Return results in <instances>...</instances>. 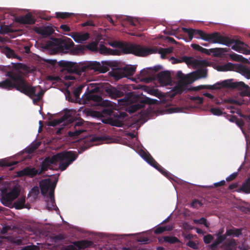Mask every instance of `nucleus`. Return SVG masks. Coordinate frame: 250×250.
<instances>
[{
	"instance_id": "43",
	"label": "nucleus",
	"mask_w": 250,
	"mask_h": 250,
	"mask_svg": "<svg viewBox=\"0 0 250 250\" xmlns=\"http://www.w3.org/2000/svg\"><path fill=\"white\" fill-rule=\"evenodd\" d=\"M193 221L195 224H204L206 227H208V224L204 218H202L200 219H195Z\"/></svg>"
},
{
	"instance_id": "53",
	"label": "nucleus",
	"mask_w": 250,
	"mask_h": 250,
	"mask_svg": "<svg viewBox=\"0 0 250 250\" xmlns=\"http://www.w3.org/2000/svg\"><path fill=\"white\" fill-rule=\"evenodd\" d=\"M140 107V105L134 104L129 107V112L132 113L136 111Z\"/></svg>"
},
{
	"instance_id": "47",
	"label": "nucleus",
	"mask_w": 250,
	"mask_h": 250,
	"mask_svg": "<svg viewBox=\"0 0 250 250\" xmlns=\"http://www.w3.org/2000/svg\"><path fill=\"white\" fill-rule=\"evenodd\" d=\"M244 190L247 192H250V178L243 186Z\"/></svg>"
},
{
	"instance_id": "16",
	"label": "nucleus",
	"mask_w": 250,
	"mask_h": 250,
	"mask_svg": "<svg viewBox=\"0 0 250 250\" xmlns=\"http://www.w3.org/2000/svg\"><path fill=\"white\" fill-rule=\"evenodd\" d=\"M75 113L74 110H70L65 113L63 117L59 120H54L50 123V125L55 126L62 123L65 124L67 122H72L74 120V116Z\"/></svg>"
},
{
	"instance_id": "56",
	"label": "nucleus",
	"mask_w": 250,
	"mask_h": 250,
	"mask_svg": "<svg viewBox=\"0 0 250 250\" xmlns=\"http://www.w3.org/2000/svg\"><path fill=\"white\" fill-rule=\"evenodd\" d=\"M191 46L195 50H197L200 52H202L203 50V47L196 44H192Z\"/></svg>"
},
{
	"instance_id": "55",
	"label": "nucleus",
	"mask_w": 250,
	"mask_h": 250,
	"mask_svg": "<svg viewBox=\"0 0 250 250\" xmlns=\"http://www.w3.org/2000/svg\"><path fill=\"white\" fill-rule=\"evenodd\" d=\"M112 125L120 126L121 125V123L119 118L115 119L114 121H111L109 123Z\"/></svg>"
},
{
	"instance_id": "38",
	"label": "nucleus",
	"mask_w": 250,
	"mask_h": 250,
	"mask_svg": "<svg viewBox=\"0 0 250 250\" xmlns=\"http://www.w3.org/2000/svg\"><path fill=\"white\" fill-rule=\"evenodd\" d=\"M229 57L232 60L235 61L243 62L244 60V58L241 55L235 53L230 54Z\"/></svg>"
},
{
	"instance_id": "49",
	"label": "nucleus",
	"mask_w": 250,
	"mask_h": 250,
	"mask_svg": "<svg viewBox=\"0 0 250 250\" xmlns=\"http://www.w3.org/2000/svg\"><path fill=\"white\" fill-rule=\"evenodd\" d=\"M187 245L193 249H197L198 248V243L196 242L189 241L187 243Z\"/></svg>"
},
{
	"instance_id": "3",
	"label": "nucleus",
	"mask_w": 250,
	"mask_h": 250,
	"mask_svg": "<svg viewBox=\"0 0 250 250\" xmlns=\"http://www.w3.org/2000/svg\"><path fill=\"white\" fill-rule=\"evenodd\" d=\"M93 70L100 73H104L107 71L106 68L100 62H84L76 64L72 62L66 63L65 68L62 70L61 77L66 81L73 80L78 78L83 73Z\"/></svg>"
},
{
	"instance_id": "22",
	"label": "nucleus",
	"mask_w": 250,
	"mask_h": 250,
	"mask_svg": "<svg viewBox=\"0 0 250 250\" xmlns=\"http://www.w3.org/2000/svg\"><path fill=\"white\" fill-rule=\"evenodd\" d=\"M74 40L78 43H82L89 38V34L87 33H72L69 34Z\"/></svg>"
},
{
	"instance_id": "1",
	"label": "nucleus",
	"mask_w": 250,
	"mask_h": 250,
	"mask_svg": "<svg viewBox=\"0 0 250 250\" xmlns=\"http://www.w3.org/2000/svg\"><path fill=\"white\" fill-rule=\"evenodd\" d=\"M77 155L72 151L63 152L57 154L51 157L46 158L42 163L40 169L27 167L16 173L17 177L29 176L33 177L40 174L48 169H60L62 171L65 170L66 167L76 160Z\"/></svg>"
},
{
	"instance_id": "12",
	"label": "nucleus",
	"mask_w": 250,
	"mask_h": 250,
	"mask_svg": "<svg viewBox=\"0 0 250 250\" xmlns=\"http://www.w3.org/2000/svg\"><path fill=\"white\" fill-rule=\"evenodd\" d=\"M203 40L213 43L223 44L226 45H229L230 44V41L228 39L222 36L216 32L212 34L205 33Z\"/></svg>"
},
{
	"instance_id": "23",
	"label": "nucleus",
	"mask_w": 250,
	"mask_h": 250,
	"mask_svg": "<svg viewBox=\"0 0 250 250\" xmlns=\"http://www.w3.org/2000/svg\"><path fill=\"white\" fill-rule=\"evenodd\" d=\"M83 124V121L82 120H79L77 121L75 123L74 128H75V130L74 131H69L68 132L69 136L71 137H76L78 136L79 134H80L84 130L82 128H80L79 127L81 126Z\"/></svg>"
},
{
	"instance_id": "6",
	"label": "nucleus",
	"mask_w": 250,
	"mask_h": 250,
	"mask_svg": "<svg viewBox=\"0 0 250 250\" xmlns=\"http://www.w3.org/2000/svg\"><path fill=\"white\" fill-rule=\"evenodd\" d=\"M207 76V70L205 68L200 69L187 75H185L181 71H178L176 77L184 84L191 83L197 80L205 78Z\"/></svg>"
},
{
	"instance_id": "20",
	"label": "nucleus",
	"mask_w": 250,
	"mask_h": 250,
	"mask_svg": "<svg viewBox=\"0 0 250 250\" xmlns=\"http://www.w3.org/2000/svg\"><path fill=\"white\" fill-rule=\"evenodd\" d=\"M92 244L89 241H82L74 243V245H69L63 247L61 250H77L76 247L79 249H84Z\"/></svg>"
},
{
	"instance_id": "32",
	"label": "nucleus",
	"mask_w": 250,
	"mask_h": 250,
	"mask_svg": "<svg viewBox=\"0 0 250 250\" xmlns=\"http://www.w3.org/2000/svg\"><path fill=\"white\" fill-rule=\"evenodd\" d=\"M25 201V197H21L18 199L16 202L13 203V207H15L16 209H21L24 208Z\"/></svg>"
},
{
	"instance_id": "45",
	"label": "nucleus",
	"mask_w": 250,
	"mask_h": 250,
	"mask_svg": "<svg viewBox=\"0 0 250 250\" xmlns=\"http://www.w3.org/2000/svg\"><path fill=\"white\" fill-rule=\"evenodd\" d=\"M229 121L232 122H235L236 124L240 127H241L243 125V123L241 120H239L234 117H232L229 119Z\"/></svg>"
},
{
	"instance_id": "48",
	"label": "nucleus",
	"mask_w": 250,
	"mask_h": 250,
	"mask_svg": "<svg viewBox=\"0 0 250 250\" xmlns=\"http://www.w3.org/2000/svg\"><path fill=\"white\" fill-rule=\"evenodd\" d=\"M21 250H40V247L35 245H30L24 247Z\"/></svg>"
},
{
	"instance_id": "39",
	"label": "nucleus",
	"mask_w": 250,
	"mask_h": 250,
	"mask_svg": "<svg viewBox=\"0 0 250 250\" xmlns=\"http://www.w3.org/2000/svg\"><path fill=\"white\" fill-rule=\"evenodd\" d=\"M72 13L68 12H56V16L58 18L64 19L69 17L70 16L73 15Z\"/></svg>"
},
{
	"instance_id": "46",
	"label": "nucleus",
	"mask_w": 250,
	"mask_h": 250,
	"mask_svg": "<svg viewBox=\"0 0 250 250\" xmlns=\"http://www.w3.org/2000/svg\"><path fill=\"white\" fill-rule=\"evenodd\" d=\"M211 113L214 115L219 116L222 115V111L218 108H212L210 109Z\"/></svg>"
},
{
	"instance_id": "50",
	"label": "nucleus",
	"mask_w": 250,
	"mask_h": 250,
	"mask_svg": "<svg viewBox=\"0 0 250 250\" xmlns=\"http://www.w3.org/2000/svg\"><path fill=\"white\" fill-rule=\"evenodd\" d=\"M182 111V109L179 107H171L168 109V112L169 113L180 112Z\"/></svg>"
},
{
	"instance_id": "63",
	"label": "nucleus",
	"mask_w": 250,
	"mask_h": 250,
	"mask_svg": "<svg viewBox=\"0 0 250 250\" xmlns=\"http://www.w3.org/2000/svg\"><path fill=\"white\" fill-rule=\"evenodd\" d=\"M196 101V102L198 104H201L203 102V99L199 97H196L192 98Z\"/></svg>"
},
{
	"instance_id": "19",
	"label": "nucleus",
	"mask_w": 250,
	"mask_h": 250,
	"mask_svg": "<svg viewBox=\"0 0 250 250\" xmlns=\"http://www.w3.org/2000/svg\"><path fill=\"white\" fill-rule=\"evenodd\" d=\"M157 80L162 86L172 84L171 75L170 72L168 71H162L158 73Z\"/></svg>"
},
{
	"instance_id": "59",
	"label": "nucleus",
	"mask_w": 250,
	"mask_h": 250,
	"mask_svg": "<svg viewBox=\"0 0 250 250\" xmlns=\"http://www.w3.org/2000/svg\"><path fill=\"white\" fill-rule=\"evenodd\" d=\"M60 28L64 31H70V28H69V27L65 24L61 25Z\"/></svg>"
},
{
	"instance_id": "44",
	"label": "nucleus",
	"mask_w": 250,
	"mask_h": 250,
	"mask_svg": "<svg viewBox=\"0 0 250 250\" xmlns=\"http://www.w3.org/2000/svg\"><path fill=\"white\" fill-rule=\"evenodd\" d=\"M87 47L92 50V51H96L98 50L99 47L98 46L96 42H93L88 45H87Z\"/></svg>"
},
{
	"instance_id": "17",
	"label": "nucleus",
	"mask_w": 250,
	"mask_h": 250,
	"mask_svg": "<svg viewBox=\"0 0 250 250\" xmlns=\"http://www.w3.org/2000/svg\"><path fill=\"white\" fill-rule=\"evenodd\" d=\"M126 86L115 88L112 86L107 87L105 91L112 98H116L121 97L126 93Z\"/></svg>"
},
{
	"instance_id": "2",
	"label": "nucleus",
	"mask_w": 250,
	"mask_h": 250,
	"mask_svg": "<svg viewBox=\"0 0 250 250\" xmlns=\"http://www.w3.org/2000/svg\"><path fill=\"white\" fill-rule=\"evenodd\" d=\"M8 76L13 80H6L0 83V87L5 89L15 87L18 90L28 95L34 104H37L43 95V91L40 86L30 87L26 84L22 78L21 71L19 72L8 73Z\"/></svg>"
},
{
	"instance_id": "29",
	"label": "nucleus",
	"mask_w": 250,
	"mask_h": 250,
	"mask_svg": "<svg viewBox=\"0 0 250 250\" xmlns=\"http://www.w3.org/2000/svg\"><path fill=\"white\" fill-rule=\"evenodd\" d=\"M122 68L124 70V77H128L134 74L136 70V66L134 65H127Z\"/></svg>"
},
{
	"instance_id": "9",
	"label": "nucleus",
	"mask_w": 250,
	"mask_h": 250,
	"mask_svg": "<svg viewBox=\"0 0 250 250\" xmlns=\"http://www.w3.org/2000/svg\"><path fill=\"white\" fill-rule=\"evenodd\" d=\"M216 69L219 71H237L247 79H250V67L248 68L243 65H238L228 62L226 64L218 65Z\"/></svg>"
},
{
	"instance_id": "21",
	"label": "nucleus",
	"mask_w": 250,
	"mask_h": 250,
	"mask_svg": "<svg viewBox=\"0 0 250 250\" xmlns=\"http://www.w3.org/2000/svg\"><path fill=\"white\" fill-rule=\"evenodd\" d=\"M182 29L184 32L187 33L188 34L190 41L192 40L193 37L197 39H201L202 40L204 38L205 32L201 30L186 28H183Z\"/></svg>"
},
{
	"instance_id": "4",
	"label": "nucleus",
	"mask_w": 250,
	"mask_h": 250,
	"mask_svg": "<svg viewBox=\"0 0 250 250\" xmlns=\"http://www.w3.org/2000/svg\"><path fill=\"white\" fill-rule=\"evenodd\" d=\"M110 46L115 47L114 49H110L104 45L100 44L98 51L101 54L119 55L121 53L125 54L132 53L138 56H145L148 54L155 52V50L143 48L140 45L124 43L114 42H110Z\"/></svg>"
},
{
	"instance_id": "41",
	"label": "nucleus",
	"mask_w": 250,
	"mask_h": 250,
	"mask_svg": "<svg viewBox=\"0 0 250 250\" xmlns=\"http://www.w3.org/2000/svg\"><path fill=\"white\" fill-rule=\"evenodd\" d=\"M224 53V50L222 48H212V53H213L214 56H219Z\"/></svg>"
},
{
	"instance_id": "58",
	"label": "nucleus",
	"mask_w": 250,
	"mask_h": 250,
	"mask_svg": "<svg viewBox=\"0 0 250 250\" xmlns=\"http://www.w3.org/2000/svg\"><path fill=\"white\" fill-rule=\"evenodd\" d=\"M237 176V173H233L232 174H231L230 175H229V176H228L227 178H226V180L227 181H231V180H233Z\"/></svg>"
},
{
	"instance_id": "7",
	"label": "nucleus",
	"mask_w": 250,
	"mask_h": 250,
	"mask_svg": "<svg viewBox=\"0 0 250 250\" xmlns=\"http://www.w3.org/2000/svg\"><path fill=\"white\" fill-rule=\"evenodd\" d=\"M223 87H238V88H244V89H247L249 88L248 85H246L242 82H238L236 83H232V80L229 79L220 82L216 83L210 85H201L198 86L196 89L197 90H200L202 89L208 88L210 89H218Z\"/></svg>"
},
{
	"instance_id": "34",
	"label": "nucleus",
	"mask_w": 250,
	"mask_h": 250,
	"mask_svg": "<svg viewBox=\"0 0 250 250\" xmlns=\"http://www.w3.org/2000/svg\"><path fill=\"white\" fill-rule=\"evenodd\" d=\"M45 201L46 202V208L48 210H52V209H56L57 208V207L55 205V200L54 199L53 202V206H52V204L50 201V197L49 196H46V199H45Z\"/></svg>"
},
{
	"instance_id": "27",
	"label": "nucleus",
	"mask_w": 250,
	"mask_h": 250,
	"mask_svg": "<svg viewBox=\"0 0 250 250\" xmlns=\"http://www.w3.org/2000/svg\"><path fill=\"white\" fill-rule=\"evenodd\" d=\"M17 21L22 23L32 24L35 21L30 14H27L24 16H21L17 18Z\"/></svg>"
},
{
	"instance_id": "24",
	"label": "nucleus",
	"mask_w": 250,
	"mask_h": 250,
	"mask_svg": "<svg viewBox=\"0 0 250 250\" xmlns=\"http://www.w3.org/2000/svg\"><path fill=\"white\" fill-rule=\"evenodd\" d=\"M74 45L73 41L68 38H65L60 42V46L63 50L67 51L70 50Z\"/></svg>"
},
{
	"instance_id": "10",
	"label": "nucleus",
	"mask_w": 250,
	"mask_h": 250,
	"mask_svg": "<svg viewBox=\"0 0 250 250\" xmlns=\"http://www.w3.org/2000/svg\"><path fill=\"white\" fill-rule=\"evenodd\" d=\"M135 98L133 96L132 93H130L127 97H125L124 99H120L118 101V106L116 104H113L110 102H107V104L111 106L110 107H107L104 109V112L105 113L111 116L113 113V110H118L119 108H123L125 105H129L130 104L133 103Z\"/></svg>"
},
{
	"instance_id": "28",
	"label": "nucleus",
	"mask_w": 250,
	"mask_h": 250,
	"mask_svg": "<svg viewBox=\"0 0 250 250\" xmlns=\"http://www.w3.org/2000/svg\"><path fill=\"white\" fill-rule=\"evenodd\" d=\"M110 74L116 80L125 77L124 70L122 68L113 70L110 72Z\"/></svg>"
},
{
	"instance_id": "15",
	"label": "nucleus",
	"mask_w": 250,
	"mask_h": 250,
	"mask_svg": "<svg viewBox=\"0 0 250 250\" xmlns=\"http://www.w3.org/2000/svg\"><path fill=\"white\" fill-rule=\"evenodd\" d=\"M228 40L230 41L229 46H231L232 49L244 54H250V50L247 44L240 41H234L229 39Z\"/></svg>"
},
{
	"instance_id": "25",
	"label": "nucleus",
	"mask_w": 250,
	"mask_h": 250,
	"mask_svg": "<svg viewBox=\"0 0 250 250\" xmlns=\"http://www.w3.org/2000/svg\"><path fill=\"white\" fill-rule=\"evenodd\" d=\"M141 46L143 48H148V49H150L155 50V52L152 53V54L156 53L157 52H158V53L161 55V57L163 58H164L165 56L166 55H167V54H168L170 53L171 52H172V51L173 50V48L171 47H169V48H160L158 50V49L155 47L154 48H149V47H143L142 46ZM150 54H152V53L149 54V55H150Z\"/></svg>"
},
{
	"instance_id": "60",
	"label": "nucleus",
	"mask_w": 250,
	"mask_h": 250,
	"mask_svg": "<svg viewBox=\"0 0 250 250\" xmlns=\"http://www.w3.org/2000/svg\"><path fill=\"white\" fill-rule=\"evenodd\" d=\"M201 52L207 55H209L212 53V48L210 49H207L206 48H203V50Z\"/></svg>"
},
{
	"instance_id": "5",
	"label": "nucleus",
	"mask_w": 250,
	"mask_h": 250,
	"mask_svg": "<svg viewBox=\"0 0 250 250\" xmlns=\"http://www.w3.org/2000/svg\"><path fill=\"white\" fill-rule=\"evenodd\" d=\"M0 190L1 203L5 206L13 208V201L17 198L20 194L19 186L14 182L6 183L3 185Z\"/></svg>"
},
{
	"instance_id": "31",
	"label": "nucleus",
	"mask_w": 250,
	"mask_h": 250,
	"mask_svg": "<svg viewBox=\"0 0 250 250\" xmlns=\"http://www.w3.org/2000/svg\"><path fill=\"white\" fill-rule=\"evenodd\" d=\"M226 239V236L224 235L218 234L217 238L214 242V243L210 246L212 250L216 247V246L220 243H222Z\"/></svg>"
},
{
	"instance_id": "8",
	"label": "nucleus",
	"mask_w": 250,
	"mask_h": 250,
	"mask_svg": "<svg viewBox=\"0 0 250 250\" xmlns=\"http://www.w3.org/2000/svg\"><path fill=\"white\" fill-rule=\"evenodd\" d=\"M57 181L58 179L56 178L52 177L43 180L40 183L42 194L44 196H49L52 204H53L54 191ZM52 206H53V205Z\"/></svg>"
},
{
	"instance_id": "37",
	"label": "nucleus",
	"mask_w": 250,
	"mask_h": 250,
	"mask_svg": "<svg viewBox=\"0 0 250 250\" xmlns=\"http://www.w3.org/2000/svg\"><path fill=\"white\" fill-rule=\"evenodd\" d=\"M172 229V226H167V227H160L155 229L154 232L155 233H161L165 230H170Z\"/></svg>"
},
{
	"instance_id": "26",
	"label": "nucleus",
	"mask_w": 250,
	"mask_h": 250,
	"mask_svg": "<svg viewBox=\"0 0 250 250\" xmlns=\"http://www.w3.org/2000/svg\"><path fill=\"white\" fill-rule=\"evenodd\" d=\"M36 31L38 33L43 36H47L52 34L54 30L52 27L48 26L38 28L37 29Z\"/></svg>"
},
{
	"instance_id": "64",
	"label": "nucleus",
	"mask_w": 250,
	"mask_h": 250,
	"mask_svg": "<svg viewBox=\"0 0 250 250\" xmlns=\"http://www.w3.org/2000/svg\"><path fill=\"white\" fill-rule=\"evenodd\" d=\"M39 145V144H38L36 146H32L31 148H28L27 149V151H28V153H31L32 152H33L34 150H35L38 147V146Z\"/></svg>"
},
{
	"instance_id": "30",
	"label": "nucleus",
	"mask_w": 250,
	"mask_h": 250,
	"mask_svg": "<svg viewBox=\"0 0 250 250\" xmlns=\"http://www.w3.org/2000/svg\"><path fill=\"white\" fill-rule=\"evenodd\" d=\"M151 69V68H147L141 70L140 75L138 77L139 80L147 82L148 80L146 77L150 76V71Z\"/></svg>"
},
{
	"instance_id": "51",
	"label": "nucleus",
	"mask_w": 250,
	"mask_h": 250,
	"mask_svg": "<svg viewBox=\"0 0 250 250\" xmlns=\"http://www.w3.org/2000/svg\"><path fill=\"white\" fill-rule=\"evenodd\" d=\"M85 86L84 84H82L80 85L79 87L77 88L76 90L74 92V94L75 95L76 97H78L80 94V93L81 92V91L83 88V87Z\"/></svg>"
},
{
	"instance_id": "36",
	"label": "nucleus",
	"mask_w": 250,
	"mask_h": 250,
	"mask_svg": "<svg viewBox=\"0 0 250 250\" xmlns=\"http://www.w3.org/2000/svg\"><path fill=\"white\" fill-rule=\"evenodd\" d=\"M17 162H10L8 160L4 159L0 160V167L7 166L9 167L16 164Z\"/></svg>"
},
{
	"instance_id": "35",
	"label": "nucleus",
	"mask_w": 250,
	"mask_h": 250,
	"mask_svg": "<svg viewBox=\"0 0 250 250\" xmlns=\"http://www.w3.org/2000/svg\"><path fill=\"white\" fill-rule=\"evenodd\" d=\"M226 233L228 236H238L241 234V231L238 229H231L227 230Z\"/></svg>"
},
{
	"instance_id": "61",
	"label": "nucleus",
	"mask_w": 250,
	"mask_h": 250,
	"mask_svg": "<svg viewBox=\"0 0 250 250\" xmlns=\"http://www.w3.org/2000/svg\"><path fill=\"white\" fill-rule=\"evenodd\" d=\"M183 228L185 229H191L193 228L188 223H184L183 224Z\"/></svg>"
},
{
	"instance_id": "11",
	"label": "nucleus",
	"mask_w": 250,
	"mask_h": 250,
	"mask_svg": "<svg viewBox=\"0 0 250 250\" xmlns=\"http://www.w3.org/2000/svg\"><path fill=\"white\" fill-rule=\"evenodd\" d=\"M86 92L83 96L81 102L83 104H88L90 101H96L99 97L95 93L99 90V87L95 83H90L87 84Z\"/></svg>"
},
{
	"instance_id": "52",
	"label": "nucleus",
	"mask_w": 250,
	"mask_h": 250,
	"mask_svg": "<svg viewBox=\"0 0 250 250\" xmlns=\"http://www.w3.org/2000/svg\"><path fill=\"white\" fill-rule=\"evenodd\" d=\"M213 237L212 236V235L208 234L204 236V241L205 243L208 244L211 241Z\"/></svg>"
},
{
	"instance_id": "13",
	"label": "nucleus",
	"mask_w": 250,
	"mask_h": 250,
	"mask_svg": "<svg viewBox=\"0 0 250 250\" xmlns=\"http://www.w3.org/2000/svg\"><path fill=\"white\" fill-rule=\"evenodd\" d=\"M140 155L148 164L159 170L164 176L167 177H169L168 173L161 166H160L149 154H147L144 151H142L140 153Z\"/></svg>"
},
{
	"instance_id": "40",
	"label": "nucleus",
	"mask_w": 250,
	"mask_h": 250,
	"mask_svg": "<svg viewBox=\"0 0 250 250\" xmlns=\"http://www.w3.org/2000/svg\"><path fill=\"white\" fill-rule=\"evenodd\" d=\"M235 242L234 240H231L228 245L226 246V250H236Z\"/></svg>"
},
{
	"instance_id": "14",
	"label": "nucleus",
	"mask_w": 250,
	"mask_h": 250,
	"mask_svg": "<svg viewBox=\"0 0 250 250\" xmlns=\"http://www.w3.org/2000/svg\"><path fill=\"white\" fill-rule=\"evenodd\" d=\"M179 62H185L188 67L197 68L205 65L206 62L204 61L198 60L194 57L184 56Z\"/></svg>"
},
{
	"instance_id": "57",
	"label": "nucleus",
	"mask_w": 250,
	"mask_h": 250,
	"mask_svg": "<svg viewBox=\"0 0 250 250\" xmlns=\"http://www.w3.org/2000/svg\"><path fill=\"white\" fill-rule=\"evenodd\" d=\"M39 193V190L38 188H32L31 191L30 192V196H31L32 194H34V195L36 196Z\"/></svg>"
},
{
	"instance_id": "62",
	"label": "nucleus",
	"mask_w": 250,
	"mask_h": 250,
	"mask_svg": "<svg viewBox=\"0 0 250 250\" xmlns=\"http://www.w3.org/2000/svg\"><path fill=\"white\" fill-rule=\"evenodd\" d=\"M18 67L19 69L23 70H26L27 68L26 66L21 63H19L18 64Z\"/></svg>"
},
{
	"instance_id": "33",
	"label": "nucleus",
	"mask_w": 250,
	"mask_h": 250,
	"mask_svg": "<svg viewBox=\"0 0 250 250\" xmlns=\"http://www.w3.org/2000/svg\"><path fill=\"white\" fill-rule=\"evenodd\" d=\"M4 53L6 56L9 58H17L21 60V58L18 57L15 53L14 51L9 48H5L4 49Z\"/></svg>"
},
{
	"instance_id": "18",
	"label": "nucleus",
	"mask_w": 250,
	"mask_h": 250,
	"mask_svg": "<svg viewBox=\"0 0 250 250\" xmlns=\"http://www.w3.org/2000/svg\"><path fill=\"white\" fill-rule=\"evenodd\" d=\"M104 140V139L103 138L96 135L90 136L85 138L83 141L84 143V146L83 147H82V150L80 151V152L84 151L90 146L98 145L99 144V142Z\"/></svg>"
},
{
	"instance_id": "42",
	"label": "nucleus",
	"mask_w": 250,
	"mask_h": 250,
	"mask_svg": "<svg viewBox=\"0 0 250 250\" xmlns=\"http://www.w3.org/2000/svg\"><path fill=\"white\" fill-rule=\"evenodd\" d=\"M164 240L165 242H168L169 243H174L178 241L176 237L171 236L164 237Z\"/></svg>"
},
{
	"instance_id": "54",
	"label": "nucleus",
	"mask_w": 250,
	"mask_h": 250,
	"mask_svg": "<svg viewBox=\"0 0 250 250\" xmlns=\"http://www.w3.org/2000/svg\"><path fill=\"white\" fill-rule=\"evenodd\" d=\"M128 21L129 23L133 26H136L139 23L138 20L136 18H130Z\"/></svg>"
}]
</instances>
